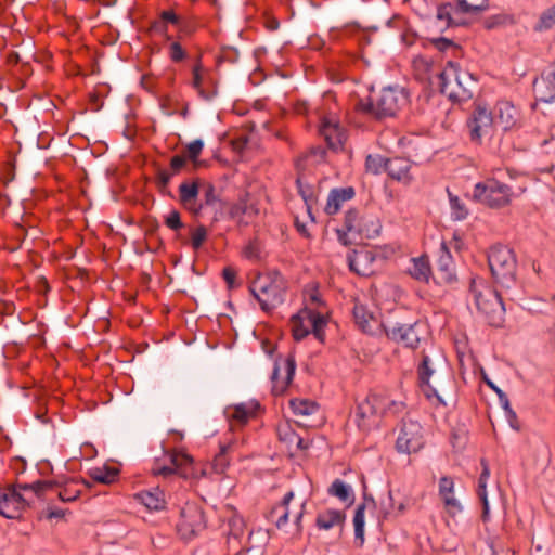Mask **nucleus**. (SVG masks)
I'll list each match as a JSON object with an SVG mask.
<instances>
[{
  "instance_id": "nucleus-24",
  "label": "nucleus",
  "mask_w": 555,
  "mask_h": 555,
  "mask_svg": "<svg viewBox=\"0 0 555 555\" xmlns=\"http://www.w3.org/2000/svg\"><path fill=\"white\" fill-rule=\"evenodd\" d=\"M412 164L410 159L404 157H389L386 172L392 180L410 184L413 180V175L411 173Z\"/></svg>"
},
{
  "instance_id": "nucleus-51",
  "label": "nucleus",
  "mask_w": 555,
  "mask_h": 555,
  "mask_svg": "<svg viewBox=\"0 0 555 555\" xmlns=\"http://www.w3.org/2000/svg\"><path fill=\"white\" fill-rule=\"evenodd\" d=\"M278 434L280 437V440L285 442L289 449L293 448L294 443L296 442V438L298 434L289 426V425H283L278 428Z\"/></svg>"
},
{
  "instance_id": "nucleus-55",
  "label": "nucleus",
  "mask_w": 555,
  "mask_h": 555,
  "mask_svg": "<svg viewBox=\"0 0 555 555\" xmlns=\"http://www.w3.org/2000/svg\"><path fill=\"white\" fill-rule=\"evenodd\" d=\"M169 57L175 63H179L186 57V52L178 41H173L170 43Z\"/></svg>"
},
{
  "instance_id": "nucleus-34",
  "label": "nucleus",
  "mask_w": 555,
  "mask_h": 555,
  "mask_svg": "<svg viewBox=\"0 0 555 555\" xmlns=\"http://www.w3.org/2000/svg\"><path fill=\"white\" fill-rule=\"evenodd\" d=\"M140 502L150 511H162L165 508V495L162 490L155 488L150 491H142L137 494Z\"/></svg>"
},
{
  "instance_id": "nucleus-30",
  "label": "nucleus",
  "mask_w": 555,
  "mask_h": 555,
  "mask_svg": "<svg viewBox=\"0 0 555 555\" xmlns=\"http://www.w3.org/2000/svg\"><path fill=\"white\" fill-rule=\"evenodd\" d=\"M462 82L459 87H454L455 90L448 91V98L452 102H465L473 98V89L475 87V80L470 73L463 72Z\"/></svg>"
},
{
  "instance_id": "nucleus-33",
  "label": "nucleus",
  "mask_w": 555,
  "mask_h": 555,
  "mask_svg": "<svg viewBox=\"0 0 555 555\" xmlns=\"http://www.w3.org/2000/svg\"><path fill=\"white\" fill-rule=\"evenodd\" d=\"M346 519L344 512L338 509H326L319 513L315 519V526L321 530H330L335 526L343 525Z\"/></svg>"
},
{
  "instance_id": "nucleus-28",
  "label": "nucleus",
  "mask_w": 555,
  "mask_h": 555,
  "mask_svg": "<svg viewBox=\"0 0 555 555\" xmlns=\"http://www.w3.org/2000/svg\"><path fill=\"white\" fill-rule=\"evenodd\" d=\"M181 14H178L173 9L164 10L158 14V18L153 21L150 26V30L165 36L167 40H170L171 37L168 35V25L171 24L176 28H178Z\"/></svg>"
},
{
  "instance_id": "nucleus-54",
  "label": "nucleus",
  "mask_w": 555,
  "mask_h": 555,
  "mask_svg": "<svg viewBox=\"0 0 555 555\" xmlns=\"http://www.w3.org/2000/svg\"><path fill=\"white\" fill-rule=\"evenodd\" d=\"M243 255L247 259H259L261 255V244L257 238H254L248 242V244L244 247Z\"/></svg>"
},
{
  "instance_id": "nucleus-4",
  "label": "nucleus",
  "mask_w": 555,
  "mask_h": 555,
  "mask_svg": "<svg viewBox=\"0 0 555 555\" xmlns=\"http://www.w3.org/2000/svg\"><path fill=\"white\" fill-rule=\"evenodd\" d=\"M408 102L409 94L403 88L386 87L366 101L360 100L357 108L376 119H383L396 116Z\"/></svg>"
},
{
  "instance_id": "nucleus-62",
  "label": "nucleus",
  "mask_w": 555,
  "mask_h": 555,
  "mask_svg": "<svg viewBox=\"0 0 555 555\" xmlns=\"http://www.w3.org/2000/svg\"><path fill=\"white\" fill-rule=\"evenodd\" d=\"M451 10H452V7L451 4H444V5H441L438 8V11H437V18L439 21H444L447 23V25H449L451 23Z\"/></svg>"
},
{
  "instance_id": "nucleus-5",
  "label": "nucleus",
  "mask_w": 555,
  "mask_h": 555,
  "mask_svg": "<svg viewBox=\"0 0 555 555\" xmlns=\"http://www.w3.org/2000/svg\"><path fill=\"white\" fill-rule=\"evenodd\" d=\"M469 296L489 325L500 326L503 323L505 308L496 289L487 285L482 279L473 278Z\"/></svg>"
},
{
  "instance_id": "nucleus-10",
  "label": "nucleus",
  "mask_w": 555,
  "mask_h": 555,
  "mask_svg": "<svg viewBox=\"0 0 555 555\" xmlns=\"http://www.w3.org/2000/svg\"><path fill=\"white\" fill-rule=\"evenodd\" d=\"M421 327L418 321L400 322L387 321L383 324V331L386 336L397 343L402 344L406 348L416 349L421 341Z\"/></svg>"
},
{
  "instance_id": "nucleus-52",
  "label": "nucleus",
  "mask_w": 555,
  "mask_h": 555,
  "mask_svg": "<svg viewBox=\"0 0 555 555\" xmlns=\"http://www.w3.org/2000/svg\"><path fill=\"white\" fill-rule=\"evenodd\" d=\"M244 534V520L233 517L229 521V539L240 540Z\"/></svg>"
},
{
  "instance_id": "nucleus-31",
  "label": "nucleus",
  "mask_w": 555,
  "mask_h": 555,
  "mask_svg": "<svg viewBox=\"0 0 555 555\" xmlns=\"http://www.w3.org/2000/svg\"><path fill=\"white\" fill-rule=\"evenodd\" d=\"M454 482L450 477H442L439 481V494L442 498L448 512L452 515L462 511L459 501L453 496Z\"/></svg>"
},
{
  "instance_id": "nucleus-14",
  "label": "nucleus",
  "mask_w": 555,
  "mask_h": 555,
  "mask_svg": "<svg viewBox=\"0 0 555 555\" xmlns=\"http://www.w3.org/2000/svg\"><path fill=\"white\" fill-rule=\"evenodd\" d=\"M178 531L184 539H191L206 528L204 512L195 503H186L180 513L177 525Z\"/></svg>"
},
{
  "instance_id": "nucleus-27",
  "label": "nucleus",
  "mask_w": 555,
  "mask_h": 555,
  "mask_svg": "<svg viewBox=\"0 0 555 555\" xmlns=\"http://www.w3.org/2000/svg\"><path fill=\"white\" fill-rule=\"evenodd\" d=\"M354 189L352 186H346V188H336L331 190L327 196V202L325 205V212L330 216L336 215L341 205L350 201L354 197Z\"/></svg>"
},
{
  "instance_id": "nucleus-7",
  "label": "nucleus",
  "mask_w": 555,
  "mask_h": 555,
  "mask_svg": "<svg viewBox=\"0 0 555 555\" xmlns=\"http://www.w3.org/2000/svg\"><path fill=\"white\" fill-rule=\"evenodd\" d=\"M23 483L0 488V514L8 519L20 518L26 507L37 499L31 492L21 489Z\"/></svg>"
},
{
  "instance_id": "nucleus-32",
  "label": "nucleus",
  "mask_w": 555,
  "mask_h": 555,
  "mask_svg": "<svg viewBox=\"0 0 555 555\" xmlns=\"http://www.w3.org/2000/svg\"><path fill=\"white\" fill-rule=\"evenodd\" d=\"M412 278L420 282L428 283L433 278V272L427 256H421L412 259V266L409 268Z\"/></svg>"
},
{
  "instance_id": "nucleus-42",
  "label": "nucleus",
  "mask_w": 555,
  "mask_h": 555,
  "mask_svg": "<svg viewBox=\"0 0 555 555\" xmlns=\"http://www.w3.org/2000/svg\"><path fill=\"white\" fill-rule=\"evenodd\" d=\"M364 514H365V504H359L354 511L353 516V526H354V538L356 541H359L360 545L364 542Z\"/></svg>"
},
{
  "instance_id": "nucleus-61",
  "label": "nucleus",
  "mask_w": 555,
  "mask_h": 555,
  "mask_svg": "<svg viewBox=\"0 0 555 555\" xmlns=\"http://www.w3.org/2000/svg\"><path fill=\"white\" fill-rule=\"evenodd\" d=\"M186 156L175 155L170 160L172 173H178L186 165Z\"/></svg>"
},
{
  "instance_id": "nucleus-22",
  "label": "nucleus",
  "mask_w": 555,
  "mask_h": 555,
  "mask_svg": "<svg viewBox=\"0 0 555 555\" xmlns=\"http://www.w3.org/2000/svg\"><path fill=\"white\" fill-rule=\"evenodd\" d=\"M352 314L354 323L363 333L371 335L376 334L378 330H383V324H385V322H379V320L375 318L374 314L362 304L357 302L354 305Z\"/></svg>"
},
{
  "instance_id": "nucleus-41",
  "label": "nucleus",
  "mask_w": 555,
  "mask_h": 555,
  "mask_svg": "<svg viewBox=\"0 0 555 555\" xmlns=\"http://www.w3.org/2000/svg\"><path fill=\"white\" fill-rule=\"evenodd\" d=\"M118 475V470L111 467L93 468L90 470V477L93 481L104 485L113 483Z\"/></svg>"
},
{
  "instance_id": "nucleus-21",
  "label": "nucleus",
  "mask_w": 555,
  "mask_h": 555,
  "mask_svg": "<svg viewBox=\"0 0 555 555\" xmlns=\"http://www.w3.org/2000/svg\"><path fill=\"white\" fill-rule=\"evenodd\" d=\"M284 370H285V377L283 379H280V362L275 361L273 372L271 375L272 379V392L275 396L282 395L288 387V385L292 383L293 377L295 375L296 371V362L293 357H288L283 362Z\"/></svg>"
},
{
  "instance_id": "nucleus-44",
  "label": "nucleus",
  "mask_w": 555,
  "mask_h": 555,
  "mask_svg": "<svg viewBox=\"0 0 555 555\" xmlns=\"http://www.w3.org/2000/svg\"><path fill=\"white\" fill-rule=\"evenodd\" d=\"M388 157H384L379 154L367 155L365 159V169L367 172L373 175H379L387 169Z\"/></svg>"
},
{
  "instance_id": "nucleus-64",
  "label": "nucleus",
  "mask_w": 555,
  "mask_h": 555,
  "mask_svg": "<svg viewBox=\"0 0 555 555\" xmlns=\"http://www.w3.org/2000/svg\"><path fill=\"white\" fill-rule=\"evenodd\" d=\"M505 416L513 429H515V430L520 429V425H519L517 415L513 409H508V411L505 413Z\"/></svg>"
},
{
  "instance_id": "nucleus-56",
  "label": "nucleus",
  "mask_w": 555,
  "mask_h": 555,
  "mask_svg": "<svg viewBox=\"0 0 555 555\" xmlns=\"http://www.w3.org/2000/svg\"><path fill=\"white\" fill-rule=\"evenodd\" d=\"M207 238V229L204 225H198L193 232H192V247L194 249H199L203 245V243Z\"/></svg>"
},
{
  "instance_id": "nucleus-17",
  "label": "nucleus",
  "mask_w": 555,
  "mask_h": 555,
  "mask_svg": "<svg viewBox=\"0 0 555 555\" xmlns=\"http://www.w3.org/2000/svg\"><path fill=\"white\" fill-rule=\"evenodd\" d=\"M375 259V253L366 248L352 250L347 256L349 269L362 276H369L374 273Z\"/></svg>"
},
{
  "instance_id": "nucleus-43",
  "label": "nucleus",
  "mask_w": 555,
  "mask_h": 555,
  "mask_svg": "<svg viewBox=\"0 0 555 555\" xmlns=\"http://www.w3.org/2000/svg\"><path fill=\"white\" fill-rule=\"evenodd\" d=\"M198 196V184L197 182H183L179 186V197L180 202L184 206H189L192 202H194Z\"/></svg>"
},
{
  "instance_id": "nucleus-59",
  "label": "nucleus",
  "mask_w": 555,
  "mask_h": 555,
  "mask_svg": "<svg viewBox=\"0 0 555 555\" xmlns=\"http://www.w3.org/2000/svg\"><path fill=\"white\" fill-rule=\"evenodd\" d=\"M325 155H326L325 149L318 145V146H312L309 149V151L306 154V158H310L314 163H319V162L324 160Z\"/></svg>"
},
{
  "instance_id": "nucleus-20",
  "label": "nucleus",
  "mask_w": 555,
  "mask_h": 555,
  "mask_svg": "<svg viewBox=\"0 0 555 555\" xmlns=\"http://www.w3.org/2000/svg\"><path fill=\"white\" fill-rule=\"evenodd\" d=\"M319 133L325 140L328 149L335 152L343 149L346 137L344 129L337 121L327 117L322 118L319 126Z\"/></svg>"
},
{
  "instance_id": "nucleus-26",
  "label": "nucleus",
  "mask_w": 555,
  "mask_h": 555,
  "mask_svg": "<svg viewBox=\"0 0 555 555\" xmlns=\"http://www.w3.org/2000/svg\"><path fill=\"white\" fill-rule=\"evenodd\" d=\"M463 72L457 63L449 61L438 76L440 92L448 96L449 90H455L454 87L462 82Z\"/></svg>"
},
{
  "instance_id": "nucleus-57",
  "label": "nucleus",
  "mask_w": 555,
  "mask_h": 555,
  "mask_svg": "<svg viewBox=\"0 0 555 555\" xmlns=\"http://www.w3.org/2000/svg\"><path fill=\"white\" fill-rule=\"evenodd\" d=\"M165 224L173 231L182 229L183 223L180 218V212L176 209L170 210V212L165 218Z\"/></svg>"
},
{
  "instance_id": "nucleus-15",
  "label": "nucleus",
  "mask_w": 555,
  "mask_h": 555,
  "mask_svg": "<svg viewBox=\"0 0 555 555\" xmlns=\"http://www.w3.org/2000/svg\"><path fill=\"white\" fill-rule=\"evenodd\" d=\"M344 229L349 233L370 238L379 234L380 224L377 220L366 221L357 209H349L345 214Z\"/></svg>"
},
{
  "instance_id": "nucleus-35",
  "label": "nucleus",
  "mask_w": 555,
  "mask_h": 555,
  "mask_svg": "<svg viewBox=\"0 0 555 555\" xmlns=\"http://www.w3.org/2000/svg\"><path fill=\"white\" fill-rule=\"evenodd\" d=\"M481 466H482V472H481V474L479 476V480H478L477 494L482 504L481 518L483 521H488L489 520V502H488V495H487L486 488H487L488 478L490 476V470H489V466L485 460H481Z\"/></svg>"
},
{
  "instance_id": "nucleus-18",
  "label": "nucleus",
  "mask_w": 555,
  "mask_h": 555,
  "mask_svg": "<svg viewBox=\"0 0 555 555\" xmlns=\"http://www.w3.org/2000/svg\"><path fill=\"white\" fill-rule=\"evenodd\" d=\"M433 279L437 284H452L456 281L454 261L444 243L441 245Z\"/></svg>"
},
{
  "instance_id": "nucleus-63",
  "label": "nucleus",
  "mask_w": 555,
  "mask_h": 555,
  "mask_svg": "<svg viewBox=\"0 0 555 555\" xmlns=\"http://www.w3.org/2000/svg\"><path fill=\"white\" fill-rule=\"evenodd\" d=\"M172 175L173 173H170L166 169L158 170L157 182H158L159 188H166L169 184Z\"/></svg>"
},
{
  "instance_id": "nucleus-6",
  "label": "nucleus",
  "mask_w": 555,
  "mask_h": 555,
  "mask_svg": "<svg viewBox=\"0 0 555 555\" xmlns=\"http://www.w3.org/2000/svg\"><path fill=\"white\" fill-rule=\"evenodd\" d=\"M488 264L494 282L509 289L516 285L517 259L508 246L496 244L488 253Z\"/></svg>"
},
{
  "instance_id": "nucleus-47",
  "label": "nucleus",
  "mask_w": 555,
  "mask_h": 555,
  "mask_svg": "<svg viewBox=\"0 0 555 555\" xmlns=\"http://www.w3.org/2000/svg\"><path fill=\"white\" fill-rule=\"evenodd\" d=\"M449 199L452 219L455 221H462L466 219L468 216V209L464 203H462L457 196L452 194H449Z\"/></svg>"
},
{
  "instance_id": "nucleus-36",
  "label": "nucleus",
  "mask_w": 555,
  "mask_h": 555,
  "mask_svg": "<svg viewBox=\"0 0 555 555\" xmlns=\"http://www.w3.org/2000/svg\"><path fill=\"white\" fill-rule=\"evenodd\" d=\"M296 186L298 194L305 202L307 207V211L312 221H314V217L312 216V207L317 203V197L314 194V188L309 183L305 182L301 178L296 179Z\"/></svg>"
},
{
  "instance_id": "nucleus-53",
  "label": "nucleus",
  "mask_w": 555,
  "mask_h": 555,
  "mask_svg": "<svg viewBox=\"0 0 555 555\" xmlns=\"http://www.w3.org/2000/svg\"><path fill=\"white\" fill-rule=\"evenodd\" d=\"M228 446H222L220 452L214 459V469L216 473H223L229 466V460L227 457Z\"/></svg>"
},
{
  "instance_id": "nucleus-25",
  "label": "nucleus",
  "mask_w": 555,
  "mask_h": 555,
  "mask_svg": "<svg viewBox=\"0 0 555 555\" xmlns=\"http://www.w3.org/2000/svg\"><path fill=\"white\" fill-rule=\"evenodd\" d=\"M519 113L509 101H499L495 105L494 122L500 125L504 131L513 129L518 121Z\"/></svg>"
},
{
  "instance_id": "nucleus-37",
  "label": "nucleus",
  "mask_w": 555,
  "mask_h": 555,
  "mask_svg": "<svg viewBox=\"0 0 555 555\" xmlns=\"http://www.w3.org/2000/svg\"><path fill=\"white\" fill-rule=\"evenodd\" d=\"M328 494L338 498L341 502L352 503L354 494L352 488L341 479H335L327 490Z\"/></svg>"
},
{
  "instance_id": "nucleus-29",
  "label": "nucleus",
  "mask_w": 555,
  "mask_h": 555,
  "mask_svg": "<svg viewBox=\"0 0 555 555\" xmlns=\"http://www.w3.org/2000/svg\"><path fill=\"white\" fill-rule=\"evenodd\" d=\"M294 499V492L288 491L282 499V501L270 509V512L266 515L269 521L274 522L278 529H282L288 521V505L291 501Z\"/></svg>"
},
{
  "instance_id": "nucleus-9",
  "label": "nucleus",
  "mask_w": 555,
  "mask_h": 555,
  "mask_svg": "<svg viewBox=\"0 0 555 555\" xmlns=\"http://www.w3.org/2000/svg\"><path fill=\"white\" fill-rule=\"evenodd\" d=\"M385 403L384 397L375 393L359 402L354 411V422L359 429L367 431L377 427L384 416Z\"/></svg>"
},
{
  "instance_id": "nucleus-8",
  "label": "nucleus",
  "mask_w": 555,
  "mask_h": 555,
  "mask_svg": "<svg viewBox=\"0 0 555 555\" xmlns=\"http://www.w3.org/2000/svg\"><path fill=\"white\" fill-rule=\"evenodd\" d=\"M292 323L293 337L295 340L300 341L306 338L310 332H312L319 341H324L326 319L323 314L311 309L304 308L292 318Z\"/></svg>"
},
{
  "instance_id": "nucleus-40",
  "label": "nucleus",
  "mask_w": 555,
  "mask_h": 555,
  "mask_svg": "<svg viewBox=\"0 0 555 555\" xmlns=\"http://www.w3.org/2000/svg\"><path fill=\"white\" fill-rule=\"evenodd\" d=\"M430 43L438 51L450 53L452 56H456L461 52V47L452 39L446 37L431 38Z\"/></svg>"
},
{
  "instance_id": "nucleus-19",
  "label": "nucleus",
  "mask_w": 555,
  "mask_h": 555,
  "mask_svg": "<svg viewBox=\"0 0 555 555\" xmlns=\"http://www.w3.org/2000/svg\"><path fill=\"white\" fill-rule=\"evenodd\" d=\"M434 373L435 364L431 357L425 352H422V360L417 366L418 385L426 398L431 399L433 397H436L441 404L446 405L437 390L430 385L429 380Z\"/></svg>"
},
{
  "instance_id": "nucleus-49",
  "label": "nucleus",
  "mask_w": 555,
  "mask_h": 555,
  "mask_svg": "<svg viewBox=\"0 0 555 555\" xmlns=\"http://www.w3.org/2000/svg\"><path fill=\"white\" fill-rule=\"evenodd\" d=\"M205 206L212 207V208H222V201L219 198V196L216 194V189L212 184H209L204 193V204L199 206V208H203Z\"/></svg>"
},
{
  "instance_id": "nucleus-50",
  "label": "nucleus",
  "mask_w": 555,
  "mask_h": 555,
  "mask_svg": "<svg viewBox=\"0 0 555 555\" xmlns=\"http://www.w3.org/2000/svg\"><path fill=\"white\" fill-rule=\"evenodd\" d=\"M204 149V141L196 139L186 145V158L190 159L195 166H197L198 156Z\"/></svg>"
},
{
  "instance_id": "nucleus-46",
  "label": "nucleus",
  "mask_w": 555,
  "mask_h": 555,
  "mask_svg": "<svg viewBox=\"0 0 555 555\" xmlns=\"http://www.w3.org/2000/svg\"><path fill=\"white\" fill-rule=\"evenodd\" d=\"M197 29V23L195 17L189 15H182L178 25V38L191 37Z\"/></svg>"
},
{
  "instance_id": "nucleus-11",
  "label": "nucleus",
  "mask_w": 555,
  "mask_h": 555,
  "mask_svg": "<svg viewBox=\"0 0 555 555\" xmlns=\"http://www.w3.org/2000/svg\"><path fill=\"white\" fill-rule=\"evenodd\" d=\"M169 464H160L158 460L155 461L152 473L156 476L165 478L178 474L184 479L195 478L196 473L193 465V457L188 453L175 451L168 454Z\"/></svg>"
},
{
  "instance_id": "nucleus-45",
  "label": "nucleus",
  "mask_w": 555,
  "mask_h": 555,
  "mask_svg": "<svg viewBox=\"0 0 555 555\" xmlns=\"http://www.w3.org/2000/svg\"><path fill=\"white\" fill-rule=\"evenodd\" d=\"M456 5L461 13L473 14L487 9L488 0H456Z\"/></svg>"
},
{
  "instance_id": "nucleus-13",
  "label": "nucleus",
  "mask_w": 555,
  "mask_h": 555,
  "mask_svg": "<svg viewBox=\"0 0 555 555\" xmlns=\"http://www.w3.org/2000/svg\"><path fill=\"white\" fill-rule=\"evenodd\" d=\"M493 124L491 111L485 105H476L466 121L470 141L480 144L485 137L491 135Z\"/></svg>"
},
{
  "instance_id": "nucleus-2",
  "label": "nucleus",
  "mask_w": 555,
  "mask_h": 555,
  "mask_svg": "<svg viewBox=\"0 0 555 555\" xmlns=\"http://www.w3.org/2000/svg\"><path fill=\"white\" fill-rule=\"evenodd\" d=\"M79 485L91 487V482L86 479L77 478H56L51 480H36L34 482H23L21 489L26 492H31L40 501L49 499V494H56L57 499L64 503L76 501L80 494L81 489Z\"/></svg>"
},
{
  "instance_id": "nucleus-48",
  "label": "nucleus",
  "mask_w": 555,
  "mask_h": 555,
  "mask_svg": "<svg viewBox=\"0 0 555 555\" xmlns=\"http://www.w3.org/2000/svg\"><path fill=\"white\" fill-rule=\"evenodd\" d=\"M247 197L248 194L240 197L236 203H234L229 210V216L232 219H237L238 224H243V216L246 215L247 210ZM247 224V222H244Z\"/></svg>"
},
{
  "instance_id": "nucleus-12",
  "label": "nucleus",
  "mask_w": 555,
  "mask_h": 555,
  "mask_svg": "<svg viewBox=\"0 0 555 555\" xmlns=\"http://www.w3.org/2000/svg\"><path fill=\"white\" fill-rule=\"evenodd\" d=\"M424 431L417 421L403 420L396 441V449L400 453L410 454L424 447Z\"/></svg>"
},
{
  "instance_id": "nucleus-60",
  "label": "nucleus",
  "mask_w": 555,
  "mask_h": 555,
  "mask_svg": "<svg viewBox=\"0 0 555 555\" xmlns=\"http://www.w3.org/2000/svg\"><path fill=\"white\" fill-rule=\"evenodd\" d=\"M222 278L224 279L228 288L233 289L237 286L235 279H236V270L232 267H225L222 270Z\"/></svg>"
},
{
  "instance_id": "nucleus-16",
  "label": "nucleus",
  "mask_w": 555,
  "mask_h": 555,
  "mask_svg": "<svg viewBox=\"0 0 555 555\" xmlns=\"http://www.w3.org/2000/svg\"><path fill=\"white\" fill-rule=\"evenodd\" d=\"M537 100L551 103L555 101V62L550 64L533 82Z\"/></svg>"
},
{
  "instance_id": "nucleus-23",
  "label": "nucleus",
  "mask_w": 555,
  "mask_h": 555,
  "mask_svg": "<svg viewBox=\"0 0 555 555\" xmlns=\"http://www.w3.org/2000/svg\"><path fill=\"white\" fill-rule=\"evenodd\" d=\"M259 408L257 402H243L234 406H228L224 411L231 428L234 426H244L255 416L256 410Z\"/></svg>"
},
{
  "instance_id": "nucleus-39",
  "label": "nucleus",
  "mask_w": 555,
  "mask_h": 555,
  "mask_svg": "<svg viewBox=\"0 0 555 555\" xmlns=\"http://www.w3.org/2000/svg\"><path fill=\"white\" fill-rule=\"evenodd\" d=\"M291 409L295 415L308 416L317 412L319 405L308 399H292L289 401Z\"/></svg>"
},
{
  "instance_id": "nucleus-3",
  "label": "nucleus",
  "mask_w": 555,
  "mask_h": 555,
  "mask_svg": "<svg viewBox=\"0 0 555 555\" xmlns=\"http://www.w3.org/2000/svg\"><path fill=\"white\" fill-rule=\"evenodd\" d=\"M286 281L279 271L259 274L249 285V292L264 312H271L285 301Z\"/></svg>"
},
{
  "instance_id": "nucleus-58",
  "label": "nucleus",
  "mask_w": 555,
  "mask_h": 555,
  "mask_svg": "<svg viewBox=\"0 0 555 555\" xmlns=\"http://www.w3.org/2000/svg\"><path fill=\"white\" fill-rule=\"evenodd\" d=\"M384 401L386 402L384 415H386V414L397 415V414L403 412V410H404L405 405L402 401L389 400L386 397H384Z\"/></svg>"
},
{
  "instance_id": "nucleus-1",
  "label": "nucleus",
  "mask_w": 555,
  "mask_h": 555,
  "mask_svg": "<svg viewBox=\"0 0 555 555\" xmlns=\"http://www.w3.org/2000/svg\"><path fill=\"white\" fill-rule=\"evenodd\" d=\"M501 172V170H498L496 175ZM525 191L526 188L514 189L512 185L502 182L499 176H494L475 184L473 198L488 208L502 209L509 206Z\"/></svg>"
},
{
  "instance_id": "nucleus-38",
  "label": "nucleus",
  "mask_w": 555,
  "mask_h": 555,
  "mask_svg": "<svg viewBox=\"0 0 555 555\" xmlns=\"http://www.w3.org/2000/svg\"><path fill=\"white\" fill-rule=\"evenodd\" d=\"M202 68L203 67H202L201 60H198L192 69V74H193L192 87L198 92V95L202 99H204L205 101H211L217 96L218 90L215 89L214 93H206V89H204L202 86V83H203Z\"/></svg>"
}]
</instances>
